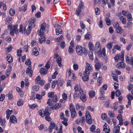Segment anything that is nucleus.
Here are the masks:
<instances>
[{"label": "nucleus", "instance_id": "6e6d98bb", "mask_svg": "<svg viewBox=\"0 0 133 133\" xmlns=\"http://www.w3.org/2000/svg\"><path fill=\"white\" fill-rule=\"evenodd\" d=\"M133 88V84H129L128 86V89L129 91L131 90Z\"/></svg>", "mask_w": 133, "mask_h": 133}, {"label": "nucleus", "instance_id": "c03bdc74", "mask_svg": "<svg viewBox=\"0 0 133 133\" xmlns=\"http://www.w3.org/2000/svg\"><path fill=\"white\" fill-rule=\"evenodd\" d=\"M91 36L89 32H87L85 36V38L86 39H89L90 38Z\"/></svg>", "mask_w": 133, "mask_h": 133}, {"label": "nucleus", "instance_id": "7c9ffc66", "mask_svg": "<svg viewBox=\"0 0 133 133\" xmlns=\"http://www.w3.org/2000/svg\"><path fill=\"white\" fill-rule=\"evenodd\" d=\"M81 88L80 85H78L76 84L74 88V89L75 90V92H78L79 90V89Z\"/></svg>", "mask_w": 133, "mask_h": 133}, {"label": "nucleus", "instance_id": "338daca9", "mask_svg": "<svg viewBox=\"0 0 133 133\" xmlns=\"http://www.w3.org/2000/svg\"><path fill=\"white\" fill-rule=\"evenodd\" d=\"M81 122L84 123L85 122V117L83 116L81 117L80 118Z\"/></svg>", "mask_w": 133, "mask_h": 133}, {"label": "nucleus", "instance_id": "473e14b6", "mask_svg": "<svg viewBox=\"0 0 133 133\" xmlns=\"http://www.w3.org/2000/svg\"><path fill=\"white\" fill-rule=\"evenodd\" d=\"M84 6L83 4V2L82 1H81L79 3V5L78 6V9L82 11L84 8Z\"/></svg>", "mask_w": 133, "mask_h": 133}, {"label": "nucleus", "instance_id": "c85d7f7f", "mask_svg": "<svg viewBox=\"0 0 133 133\" xmlns=\"http://www.w3.org/2000/svg\"><path fill=\"white\" fill-rule=\"evenodd\" d=\"M120 20L122 22L123 24H125L126 23V20L125 18L123 17H121L120 18Z\"/></svg>", "mask_w": 133, "mask_h": 133}, {"label": "nucleus", "instance_id": "5fc2aeb1", "mask_svg": "<svg viewBox=\"0 0 133 133\" xmlns=\"http://www.w3.org/2000/svg\"><path fill=\"white\" fill-rule=\"evenodd\" d=\"M107 48L108 49H110L112 48V45L111 42H109L107 45Z\"/></svg>", "mask_w": 133, "mask_h": 133}, {"label": "nucleus", "instance_id": "c756f323", "mask_svg": "<svg viewBox=\"0 0 133 133\" xmlns=\"http://www.w3.org/2000/svg\"><path fill=\"white\" fill-rule=\"evenodd\" d=\"M101 67V64L100 63H98L95 64V69L97 70H98Z\"/></svg>", "mask_w": 133, "mask_h": 133}, {"label": "nucleus", "instance_id": "4d7b16f0", "mask_svg": "<svg viewBox=\"0 0 133 133\" xmlns=\"http://www.w3.org/2000/svg\"><path fill=\"white\" fill-rule=\"evenodd\" d=\"M108 115H109L110 117H113L115 116L114 114L111 111H109V112Z\"/></svg>", "mask_w": 133, "mask_h": 133}, {"label": "nucleus", "instance_id": "4c0bfd02", "mask_svg": "<svg viewBox=\"0 0 133 133\" xmlns=\"http://www.w3.org/2000/svg\"><path fill=\"white\" fill-rule=\"evenodd\" d=\"M88 55L90 59L91 60H93L94 59V57L92 52H89Z\"/></svg>", "mask_w": 133, "mask_h": 133}, {"label": "nucleus", "instance_id": "6ab92c4d", "mask_svg": "<svg viewBox=\"0 0 133 133\" xmlns=\"http://www.w3.org/2000/svg\"><path fill=\"white\" fill-rule=\"evenodd\" d=\"M47 70L45 68H42L40 69L39 72L41 74L43 75L46 74L47 73Z\"/></svg>", "mask_w": 133, "mask_h": 133}, {"label": "nucleus", "instance_id": "f8f14e48", "mask_svg": "<svg viewBox=\"0 0 133 133\" xmlns=\"http://www.w3.org/2000/svg\"><path fill=\"white\" fill-rule=\"evenodd\" d=\"M18 26L17 25H14L12 27L11 30L13 31H14L15 33L16 34H17L18 33V30L17 29Z\"/></svg>", "mask_w": 133, "mask_h": 133}, {"label": "nucleus", "instance_id": "a211bd4d", "mask_svg": "<svg viewBox=\"0 0 133 133\" xmlns=\"http://www.w3.org/2000/svg\"><path fill=\"white\" fill-rule=\"evenodd\" d=\"M80 99L83 102H85L87 99L86 95L83 93H82L80 97Z\"/></svg>", "mask_w": 133, "mask_h": 133}, {"label": "nucleus", "instance_id": "72a5a7b5", "mask_svg": "<svg viewBox=\"0 0 133 133\" xmlns=\"http://www.w3.org/2000/svg\"><path fill=\"white\" fill-rule=\"evenodd\" d=\"M9 13L10 15L11 16H12L15 14V12L14 10L12 9H11L9 10Z\"/></svg>", "mask_w": 133, "mask_h": 133}, {"label": "nucleus", "instance_id": "e2e57ef3", "mask_svg": "<svg viewBox=\"0 0 133 133\" xmlns=\"http://www.w3.org/2000/svg\"><path fill=\"white\" fill-rule=\"evenodd\" d=\"M53 97L52 101L54 102H56L57 100V96L55 95Z\"/></svg>", "mask_w": 133, "mask_h": 133}, {"label": "nucleus", "instance_id": "cd10ccee", "mask_svg": "<svg viewBox=\"0 0 133 133\" xmlns=\"http://www.w3.org/2000/svg\"><path fill=\"white\" fill-rule=\"evenodd\" d=\"M61 61V58L60 57H59L56 60V62L58 65L60 67H61L62 66Z\"/></svg>", "mask_w": 133, "mask_h": 133}, {"label": "nucleus", "instance_id": "0e129e2a", "mask_svg": "<svg viewBox=\"0 0 133 133\" xmlns=\"http://www.w3.org/2000/svg\"><path fill=\"white\" fill-rule=\"evenodd\" d=\"M12 49V48L10 46V47L6 48H5V50L6 51L8 52H10Z\"/></svg>", "mask_w": 133, "mask_h": 133}, {"label": "nucleus", "instance_id": "0eeeda50", "mask_svg": "<svg viewBox=\"0 0 133 133\" xmlns=\"http://www.w3.org/2000/svg\"><path fill=\"white\" fill-rule=\"evenodd\" d=\"M26 74H29V76L31 77L32 74V71L31 70V68L28 67L26 71Z\"/></svg>", "mask_w": 133, "mask_h": 133}, {"label": "nucleus", "instance_id": "2eb2a0df", "mask_svg": "<svg viewBox=\"0 0 133 133\" xmlns=\"http://www.w3.org/2000/svg\"><path fill=\"white\" fill-rule=\"evenodd\" d=\"M61 103L56 104L54 106L52 107L51 109L53 110L54 109L56 110H57L61 106Z\"/></svg>", "mask_w": 133, "mask_h": 133}, {"label": "nucleus", "instance_id": "7ed1b4c3", "mask_svg": "<svg viewBox=\"0 0 133 133\" xmlns=\"http://www.w3.org/2000/svg\"><path fill=\"white\" fill-rule=\"evenodd\" d=\"M69 109L71 112V116L72 118L76 117L77 115L74 107L72 104H71L69 106Z\"/></svg>", "mask_w": 133, "mask_h": 133}, {"label": "nucleus", "instance_id": "8fccbe9b", "mask_svg": "<svg viewBox=\"0 0 133 133\" xmlns=\"http://www.w3.org/2000/svg\"><path fill=\"white\" fill-rule=\"evenodd\" d=\"M86 119L87 122L89 124H91L92 123V119L91 117L87 119Z\"/></svg>", "mask_w": 133, "mask_h": 133}, {"label": "nucleus", "instance_id": "39448f33", "mask_svg": "<svg viewBox=\"0 0 133 133\" xmlns=\"http://www.w3.org/2000/svg\"><path fill=\"white\" fill-rule=\"evenodd\" d=\"M87 66L86 67L85 70V74L86 75H89V71H91L92 70L91 64L88 63H86Z\"/></svg>", "mask_w": 133, "mask_h": 133}, {"label": "nucleus", "instance_id": "864d4df0", "mask_svg": "<svg viewBox=\"0 0 133 133\" xmlns=\"http://www.w3.org/2000/svg\"><path fill=\"white\" fill-rule=\"evenodd\" d=\"M73 67L74 70H76L78 69V66L77 64L75 63L73 64Z\"/></svg>", "mask_w": 133, "mask_h": 133}, {"label": "nucleus", "instance_id": "bb28decb", "mask_svg": "<svg viewBox=\"0 0 133 133\" xmlns=\"http://www.w3.org/2000/svg\"><path fill=\"white\" fill-rule=\"evenodd\" d=\"M56 35H58L59 34H62V31L61 29L58 28L56 29Z\"/></svg>", "mask_w": 133, "mask_h": 133}, {"label": "nucleus", "instance_id": "423d86ee", "mask_svg": "<svg viewBox=\"0 0 133 133\" xmlns=\"http://www.w3.org/2000/svg\"><path fill=\"white\" fill-rule=\"evenodd\" d=\"M10 122L13 123H17V120L16 117L14 115L11 116L10 118Z\"/></svg>", "mask_w": 133, "mask_h": 133}, {"label": "nucleus", "instance_id": "de8ad7c7", "mask_svg": "<svg viewBox=\"0 0 133 133\" xmlns=\"http://www.w3.org/2000/svg\"><path fill=\"white\" fill-rule=\"evenodd\" d=\"M39 87L37 85H35L32 87L33 90L35 91H37L39 90Z\"/></svg>", "mask_w": 133, "mask_h": 133}, {"label": "nucleus", "instance_id": "603ef678", "mask_svg": "<svg viewBox=\"0 0 133 133\" xmlns=\"http://www.w3.org/2000/svg\"><path fill=\"white\" fill-rule=\"evenodd\" d=\"M62 97L63 99L66 100L67 98V94L65 93H63L62 94Z\"/></svg>", "mask_w": 133, "mask_h": 133}, {"label": "nucleus", "instance_id": "f257e3e1", "mask_svg": "<svg viewBox=\"0 0 133 133\" xmlns=\"http://www.w3.org/2000/svg\"><path fill=\"white\" fill-rule=\"evenodd\" d=\"M76 51L78 54L82 56L83 55H86L87 54V50L84 48H82L80 45H77L76 48Z\"/></svg>", "mask_w": 133, "mask_h": 133}, {"label": "nucleus", "instance_id": "13d9d810", "mask_svg": "<svg viewBox=\"0 0 133 133\" xmlns=\"http://www.w3.org/2000/svg\"><path fill=\"white\" fill-rule=\"evenodd\" d=\"M50 62L49 61H48L46 64L45 67L47 69H49L50 68Z\"/></svg>", "mask_w": 133, "mask_h": 133}, {"label": "nucleus", "instance_id": "ddd939ff", "mask_svg": "<svg viewBox=\"0 0 133 133\" xmlns=\"http://www.w3.org/2000/svg\"><path fill=\"white\" fill-rule=\"evenodd\" d=\"M6 59L9 63H12L13 61L12 57L10 55H8L6 57Z\"/></svg>", "mask_w": 133, "mask_h": 133}, {"label": "nucleus", "instance_id": "58836bf2", "mask_svg": "<svg viewBox=\"0 0 133 133\" xmlns=\"http://www.w3.org/2000/svg\"><path fill=\"white\" fill-rule=\"evenodd\" d=\"M54 92H49L48 94V97H52L54 96Z\"/></svg>", "mask_w": 133, "mask_h": 133}, {"label": "nucleus", "instance_id": "052dcab7", "mask_svg": "<svg viewBox=\"0 0 133 133\" xmlns=\"http://www.w3.org/2000/svg\"><path fill=\"white\" fill-rule=\"evenodd\" d=\"M119 26V25L117 22H116L114 24V28H115V29Z\"/></svg>", "mask_w": 133, "mask_h": 133}, {"label": "nucleus", "instance_id": "9b49d317", "mask_svg": "<svg viewBox=\"0 0 133 133\" xmlns=\"http://www.w3.org/2000/svg\"><path fill=\"white\" fill-rule=\"evenodd\" d=\"M43 112V117L44 116L45 117L49 116L50 115L49 110L48 109L46 108L45 110L44 109Z\"/></svg>", "mask_w": 133, "mask_h": 133}, {"label": "nucleus", "instance_id": "6e6552de", "mask_svg": "<svg viewBox=\"0 0 133 133\" xmlns=\"http://www.w3.org/2000/svg\"><path fill=\"white\" fill-rule=\"evenodd\" d=\"M125 64L123 62L119 63L116 65V67L119 68H125Z\"/></svg>", "mask_w": 133, "mask_h": 133}, {"label": "nucleus", "instance_id": "4468645a", "mask_svg": "<svg viewBox=\"0 0 133 133\" xmlns=\"http://www.w3.org/2000/svg\"><path fill=\"white\" fill-rule=\"evenodd\" d=\"M33 54L36 56H37L39 54V52L37 48H34L33 50Z\"/></svg>", "mask_w": 133, "mask_h": 133}, {"label": "nucleus", "instance_id": "f3484780", "mask_svg": "<svg viewBox=\"0 0 133 133\" xmlns=\"http://www.w3.org/2000/svg\"><path fill=\"white\" fill-rule=\"evenodd\" d=\"M12 67L11 66H9V69L7 70L6 72V75L7 77H8L10 75V72L11 71Z\"/></svg>", "mask_w": 133, "mask_h": 133}, {"label": "nucleus", "instance_id": "49530a36", "mask_svg": "<svg viewBox=\"0 0 133 133\" xmlns=\"http://www.w3.org/2000/svg\"><path fill=\"white\" fill-rule=\"evenodd\" d=\"M45 83V82L43 80H40L37 83V84H40L42 86Z\"/></svg>", "mask_w": 133, "mask_h": 133}, {"label": "nucleus", "instance_id": "69168bd1", "mask_svg": "<svg viewBox=\"0 0 133 133\" xmlns=\"http://www.w3.org/2000/svg\"><path fill=\"white\" fill-rule=\"evenodd\" d=\"M8 32L7 30H5L4 31V33H3L1 36V37L3 38L4 37V35H7V34Z\"/></svg>", "mask_w": 133, "mask_h": 133}, {"label": "nucleus", "instance_id": "a878e982", "mask_svg": "<svg viewBox=\"0 0 133 133\" xmlns=\"http://www.w3.org/2000/svg\"><path fill=\"white\" fill-rule=\"evenodd\" d=\"M116 31L117 33L120 34H122L123 32V31L122 29L121 28L120 26L119 27L116 29Z\"/></svg>", "mask_w": 133, "mask_h": 133}, {"label": "nucleus", "instance_id": "9d476101", "mask_svg": "<svg viewBox=\"0 0 133 133\" xmlns=\"http://www.w3.org/2000/svg\"><path fill=\"white\" fill-rule=\"evenodd\" d=\"M55 125L54 123H52L51 122L50 124V126L49 128V131L50 132H52V130L55 128Z\"/></svg>", "mask_w": 133, "mask_h": 133}, {"label": "nucleus", "instance_id": "20e7f679", "mask_svg": "<svg viewBox=\"0 0 133 133\" xmlns=\"http://www.w3.org/2000/svg\"><path fill=\"white\" fill-rule=\"evenodd\" d=\"M94 50L96 53H97L99 52H101V48L99 42H97L96 43Z\"/></svg>", "mask_w": 133, "mask_h": 133}, {"label": "nucleus", "instance_id": "f03ea898", "mask_svg": "<svg viewBox=\"0 0 133 133\" xmlns=\"http://www.w3.org/2000/svg\"><path fill=\"white\" fill-rule=\"evenodd\" d=\"M36 20L35 18L33 17L31 18L29 20V24L28 25L29 32H27V34H30L32 29L34 28L35 26V23Z\"/></svg>", "mask_w": 133, "mask_h": 133}, {"label": "nucleus", "instance_id": "f704fd0d", "mask_svg": "<svg viewBox=\"0 0 133 133\" xmlns=\"http://www.w3.org/2000/svg\"><path fill=\"white\" fill-rule=\"evenodd\" d=\"M25 63L27 65H28L29 67H30L31 66V62L29 59H27Z\"/></svg>", "mask_w": 133, "mask_h": 133}, {"label": "nucleus", "instance_id": "aec40b11", "mask_svg": "<svg viewBox=\"0 0 133 133\" xmlns=\"http://www.w3.org/2000/svg\"><path fill=\"white\" fill-rule=\"evenodd\" d=\"M85 74V72H84V76L82 77L83 80L84 81H86L88 80L89 78L88 75H86Z\"/></svg>", "mask_w": 133, "mask_h": 133}, {"label": "nucleus", "instance_id": "e433bc0d", "mask_svg": "<svg viewBox=\"0 0 133 133\" xmlns=\"http://www.w3.org/2000/svg\"><path fill=\"white\" fill-rule=\"evenodd\" d=\"M73 47L69 46L68 49V52L70 54H71L73 52L74 50L72 48Z\"/></svg>", "mask_w": 133, "mask_h": 133}, {"label": "nucleus", "instance_id": "c9c22d12", "mask_svg": "<svg viewBox=\"0 0 133 133\" xmlns=\"http://www.w3.org/2000/svg\"><path fill=\"white\" fill-rule=\"evenodd\" d=\"M17 105L18 106L22 105L23 104V100L22 99H19L18 100L17 103Z\"/></svg>", "mask_w": 133, "mask_h": 133}, {"label": "nucleus", "instance_id": "3c124183", "mask_svg": "<svg viewBox=\"0 0 133 133\" xmlns=\"http://www.w3.org/2000/svg\"><path fill=\"white\" fill-rule=\"evenodd\" d=\"M120 56L119 55H117L114 57V58L116 62H117L119 59Z\"/></svg>", "mask_w": 133, "mask_h": 133}, {"label": "nucleus", "instance_id": "1a4fd4ad", "mask_svg": "<svg viewBox=\"0 0 133 133\" xmlns=\"http://www.w3.org/2000/svg\"><path fill=\"white\" fill-rule=\"evenodd\" d=\"M80 26L81 28V32L83 33L85 30V25L84 24L83 21H81L80 22Z\"/></svg>", "mask_w": 133, "mask_h": 133}, {"label": "nucleus", "instance_id": "4be33fe9", "mask_svg": "<svg viewBox=\"0 0 133 133\" xmlns=\"http://www.w3.org/2000/svg\"><path fill=\"white\" fill-rule=\"evenodd\" d=\"M89 48L91 51H94V45L91 42H89Z\"/></svg>", "mask_w": 133, "mask_h": 133}, {"label": "nucleus", "instance_id": "b1692460", "mask_svg": "<svg viewBox=\"0 0 133 133\" xmlns=\"http://www.w3.org/2000/svg\"><path fill=\"white\" fill-rule=\"evenodd\" d=\"M89 96L90 98H92L95 96V92L94 91H91L89 92Z\"/></svg>", "mask_w": 133, "mask_h": 133}, {"label": "nucleus", "instance_id": "dca6fc26", "mask_svg": "<svg viewBox=\"0 0 133 133\" xmlns=\"http://www.w3.org/2000/svg\"><path fill=\"white\" fill-rule=\"evenodd\" d=\"M103 130L105 133H109L110 131V129L109 128V127H107L105 125H104L103 126Z\"/></svg>", "mask_w": 133, "mask_h": 133}, {"label": "nucleus", "instance_id": "2f4dec72", "mask_svg": "<svg viewBox=\"0 0 133 133\" xmlns=\"http://www.w3.org/2000/svg\"><path fill=\"white\" fill-rule=\"evenodd\" d=\"M105 20L107 25H110L111 22V20L109 19L107 17L105 18Z\"/></svg>", "mask_w": 133, "mask_h": 133}, {"label": "nucleus", "instance_id": "393cba45", "mask_svg": "<svg viewBox=\"0 0 133 133\" xmlns=\"http://www.w3.org/2000/svg\"><path fill=\"white\" fill-rule=\"evenodd\" d=\"M12 18L10 16L6 18L5 19L6 22L8 23V24L11 23L12 22Z\"/></svg>", "mask_w": 133, "mask_h": 133}, {"label": "nucleus", "instance_id": "a18cd8bd", "mask_svg": "<svg viewBox=\"0 0 133 133\" xmlns=\"http://www.w3.org/2000/svg\"><path fill=\"white\" fill-rule=\"evenodd\" d=\"M45 37L40 38L39 39V42L40 44H42L43 42H45Z\"/></svg>", "mask_w": 133, "mask_h": 133}, {"label": "nucleus", "instance_id": "412c9836", "mask_svg": "<svg viewBox=\"0 0 133 133\" xmlns=\"http://www.w3.org/2000/svg\"><path fill=\"white\" fill-rule=\"evenodd\" d=\"M119 126L115 127L113 129V132L114 133H118L119 132Z\"/></svg>", "mask_w": 133, "mask_h": 133}, {"label": "nucleus", "instance_id": "79ce46f5", "mask_svg": "<svg viewBox=\"0 0 133 133\" xmlns=\"http://www.w3.org/2000/svg\"><path fill=\"white\" fill-rule=\"evenodd\" d=\"M85 117L86 119L91 118V116L90 115V113L88 111H87L85 114Z\"/></svg>", "mask_w": 133, "mask_h": 133}, {"label": "nucleus", "instance_id": "bf43d9fd", "mask_svg": "<svg viewBox=\"0 0 133 133\" xmlns=\"http://www.w3.org/2000/svg\"><path fill=\"white\" fill-rule=\"evenodd\" d=\"M5 98V95L4 94H1L0 97V101H3Z\"/></svg>", "mask_w": 133, "mask_h": 133}, {"label": "nucleus", "instance_id": "09e8293b", "mask_svg": "<svg viewBox=\"0 0 133 133\" xmlns=\"http://www.w3.org/2000/svg\"><path fill=\"white\" fill-rule=\"evenodd\" d=\"M95 129V126L94 125H92L90 128V130L92 132H93Z\"/></svg>", "mask_w": 133, "mask_h": 133}, {"label": "nucleus", "instance_id": "5701e85b", "mask_svg": "<svg viewBox=\"0 0 133 133\" xmlns=\"http://www.w3.org/2000/svg\"><path fill=\"white\" fill-rule=\"evenodd\" d=\"M46 24L45 23H44L41 25V29L40 30L42 31H44L46 29Z\"/></svg>", "mask_w": 133, "mask_h": 133}, {"label": "nucleus", "instance_id": "ea45409f", "mask_svg": "<svg viewBox=\"0 0 133 133\" xmlns=\"http://www.w3.org/2000/svg\"><path fill=\"white\" fill-rule=\"evenodd\" d=\"M28 48L29 46L27 44L24 45L23 48V51L25 52H27Z\"/></svg>", "mask_w": 133, "mask_h": 133}, {"label": "nucleus", "instance_id": "774afa93", "mask_svg": "<svg viewBox=\"0 0 133 133\" xmlns=\"http://www.w3.org/2000/svg\"><path fill=\"white\" fill-rule=\"evenodd\" d=\"M116 96H119L121 94L120 91L118 90H117L115 92Z\"/></svg>", "mask_w": 133, "mask_h": 133}, {"label": "nucleus", "instance_id": "680f3d73", "mask_svg": "<svg viewBox=\"0 0 133 133\" xmlns=\"http://www.w3.org/2000/svg\"><path fill=\"white\" fill-rule=\"evenodd\" d=\"M121 47L118 46V45H116L114 46L113 48L117 49L118 50H121Z\"/></svg>", "mask_w": 133, "mask_h": 133}, {"label": "nucleus", "instance_id": "a19ab883", "mask_svg": "<svg viewBox=\"0 0 133 133\" xmlns=\"http://www.w3.org/2000/svg\"><path fill=\"white\" fill-rule=\"evenodd\" d=\"M29 105L30 108L31 109H35L36 107H38L37 105H35V104H33L32 105L29 104Z\"/></svg>", "mask_w": 133, "mask_h": 133}, {"label": "nucleus", "instance_id": "37998d69", "mask_svg": "<svg viewBox=\"0 0 133 133\" xmlns=\"http://www.w3.org/2000/svg\"><path fill=\"white\" fill-rule=\"evenodd\" d=\"M43 110L44 109H42L39 110L38 111L39 115L42 117H43Z\"/></svg>", "mask_w": 133, "mask_h": 133}]
</instances>
